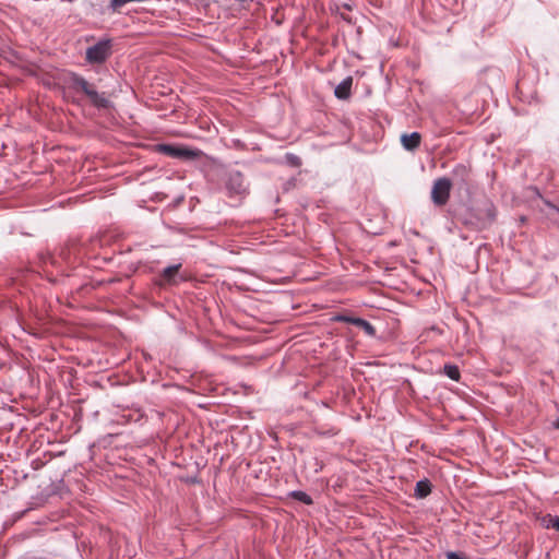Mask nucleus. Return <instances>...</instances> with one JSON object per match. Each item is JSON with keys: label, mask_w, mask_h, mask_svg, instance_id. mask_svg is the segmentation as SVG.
I'll return each instance as SVG.
<instances>
[{"label": "nucleus", "mask_w": 559, "mask_h": 559, "mask_svg": "<svg viewBox=\"0 0 559 559\" xmlns=\"http://www.w3.org/2000/svg\"><path fill=\"white\" fill-rule=\"evenodd\" d=\"M69 88L75 93H83L97 109H108L112 107L105 92L99 93L94 83L88 82L82 75L70 72L68 76Z\"/></svg>", "instance_id": "f257e3e1"}, {"label": "nucleus", "mask_w": 559, "mask_h": 559, "mask_svg": "<svg viewBox=\"0 0 559 559\" xmlns=\"http://www.w3.org/2000/svg\"><path fill=\"white\" fill-rule=\"evenodd\" d=\"M497 217V209L490 201L469 209L464 215V224L472 230H484L489 228Z\"/></svg>", "instance_id": "f03ea898"}, {"label": "nucleus", "mask_w": 559, "mask_h": 559, "mask_svg": "<svg viewBox=\"0 0 559 559\" xmlns=\"http://www.w3.org/2000/svg\"><path fill=\"white\" fill-rule=\"evenodd\" d=\"M224 187L229 198H245L249 193L248 185L239 170H229L224 178Z\"/></svg>", "instance_id": "7ed1b4c3"}, {"label": "nucleus", "mask_w": 559, "mask_h": 559, "mask_svg": "<svg viewBox=\"0 0 559 559\" xmlns=\"http://www.w3.org/2000/svg\"><path fill=\"white\" fill-rule=\"evenodd\" d=\"M111 39H100L95 45L86 49L85 60L91 64L104 63L111 56Z\"/></svg>", "instance_id": "20e7f679"}, {"label": "nucleus", "mask_w": 559, "mask_h": 559, "mask_svg": "<svg viewBox=\"0 0 559 559\" xmlns=\"http://www.w3.org/2000/svg\"><path fill=\"white\" fill-rule=\"evenodd\" d=\"M452 181L448 177H440L433 181L431 201L436 206H443L450 199Z\"/></svg>", "instance_id": "39448f33"}, {"label": "nucleus", "mask_w": 559, "mask_h": 559, "mask_svg": "<svg viewBox=\"0 0 559 559\" xmlns=\"http://www.w3.org/2000/svg\"><path fill=\"white\" fill-rule=\"evenodd\" d=\"M450 180L452 186L456 187L460 191H466L472 182V167L467 164H456L451 170Z\"/></svg>", "instance_id": "423d86ee"}, {"label": "nucleus", "mask_w": 559, "mask_h": 559, "mask_svg": "<svg viewBox=\"0 0 559 559\" xmlns=\"http://www.w3.org/2000/svg\"><path fill=\"white\" fill-rule=\"evenodd\" d=\"M156 152L178 159H194L199 156L198 151L174 144H157Z\"/></svg>", "instance_id": "0eeeda50"}, {"label": "nucleus", "mask_w": 559, "mask_h": 559, "mask_svg": "<svg viewBox=\"0 0 559 559\" xmlns=\"http://www.w3.org/2000/svg\"><path fill=\"white\" fill-rule=\"evenodd\" d=\"M182 267L181 263L173 264L167 267H165L160 272V285H177L179 282L183 281L185 278L179 276V271Z\"/></svg>", "instance_id": "6e6552de"}, {"label": "nucleus", "mask_w": 559, "mask_h": 559, "mask_svg": "<svg viewBox=\"0 0 559 559\" xmlns=\"http://www.w3.org/2000/svg\"><path fill=\"white\" fill-rule=\"evenodd\" d=\"M401 143L404 150L414 152L420 146L421 134L417 131L412 133H403L401 135Z\"/></svg>", "instance_id": "1a4fd4ad"}, {"label": "nucleus", "mask_w": 559, "mask_h": 559, "mask_svg": "<svg viewBox=\"0 0 559 559\" xmlns=\"http://www.w3.org/2000/svg\"><path fill=\"white\" fill-rule=\"evenodd\" d=\"M352 86H353V78L346 76L344 80H342L338 85H336L334 90V95L336 98L345 100L350 97L352 94Z\"/></svg>", "instance_id": "9d476101"}, {"label": "nucleus", "mask_w": 559, "mask_h": 559, "mask_svg": "<svg viewBox=\"0 0 559 559\" xmlns=\"http://www.w3.org/2000/svg\"><path fill=\"white\" fill-rule=\"evenodd\" d=\"M431 488H432V486H431V483L429 479L425 478V479L418 480L415 486L414 496L417 499H424L431 493Z\"/></svg>", "instance_id": "9b49d317"}, {"label": "nucleus", "mask_w": 559, "mask_h": 559, "mask_svg": "<svg viewBox=\"0 0 559 559\" xmlns=\"http://www.w3.org/2000/svg\"><path fill=\"white\" fill-rule=\"evenodd\" d=\"M353 325L361 329L368 336H376V328L367 320L362 318H357L353 321Z\"/></svg>", "instance_id": "f8f14e48"}, {"label": "nucleus", "mask_w": 559, "mask_h": 559, "mask_svg": "<svg viewBox=\"0 0 559 559\" xmlns=\"http://www.w3.org/2000/svg\"><path fill=\"white\" fill-rule=\"evenodd\" d=\"M288 496L299 502H302L307 506H310L313 503L312 498L305 491L301 490H293L288 493Z\"/></svg>", "instance_id": "ddd939ff"}, {"label": "nucleus", "mask_w": 559, "mask_h": 559, "mask_svg": "<svg viewBox=\"0 0 559 559\" xmlns=\"http://www.w3.org/2000/svg\"><path fill=\"white\" fill-rule=\"evenodd\" d=\"M443 373L453 381H459L461 378L460 369L456 365L445 364L443 367Z\"/></svg>", "instance_id": "4468645a"}, {"label": "nucleus", "mask_w": 559, "mask_h": 559, "mask_svg": "<svg viewBox=\"0 0 559 559\" xmlns=\"http://www.w3.org/2000/svg\"><path fill=\"white\" fill-rule=\"evenodd\" d=\"M556 519V515H552V514H545L543 515L539 521H540V525L545 528H554V520Z\"/></svg>", "instance_id": "2eb2a0df"}, {"label": "nucleus", "mask_w": 559, "mask_h": 559, "mask_svg": "<svg viewBox=\"0 0 559 559\" xmlns=\"http://www.w3.org/2000/svg\"><path fill=\"white\" fill-rule=\"evenodd\" d=\"M285 159H286V163L292 166V167H300L301 166V159L299 156L293 154V153H287L285 155Z\"/></svg>", "instance_id": "dca6fc26"}, {"label": "nucleus", "mask_w": 559, "mask_h": 559, "mask_svg": "<svg viewBox=\"0 0 559 559\" xmlns=\"http://www.w3.org/2000/svg\"><path fill=\"white\" fill-rule=\"evenodd\" d=\"M355 319H357V317H352V316H347V314H336L333 318V320L336 322H344V323H348V324H353V321H355Z\"/></svg>", "instance_id": "f3484780"}, {"label": "nucleus", "mask_w": 559, "mask_h": 559, "mask_svg": "<svg viewBox=\"0 0 559 559\" xmlns=\"http://www.w3.org/2000/svg\"><path fill=\"white\" fill-rule=\"evenodd\" d=\"M317 433L322 436H335L337 435L338 430L335 427H330L326 430H320L319 428H316Z\"/></svg>", "instance_id": "a211bd4d"}, {"label": "nucleus", "mask_w": 559, "mask_h": 559, "mask_svg": "<svg viewBox=\"0 0 559 559\" xmlns=\"http://www.w3.org/2000/svg\"><path fill=\"white\" fill-rule=\"evenodd\" d=\"M447 558L448 559H468L464 554L456 552V551H448Z\"/></svg>", "instance_id": "6ab92c4d"}, {"label": "nucleus", "mask_w": 559, "mask_h": 559, "mask_svg": "<svg viewBox=\"0 0 559 559\" xmlns=\"http://www.w3.org/2000/svg\"><path fill=\"white\" fill-rule=\"evenodd\" d=\"M554 530L559 532V516L556 515V519L554 520Z\"/></svg>", "instance_id": "aec40b11"}, {"label": "nucleus", "mask_w": 559, "mask_h": 559, "mask_svg": "<svg viewBox=\"0 0 559 559\" xmlns=\"http://www.w3.org/2000/svg\"><path fill=\"white\" fill-rule=\"evenodd\" d=\"M558 213H559V207H556V206H552Z\"/></svg>", "instance_id": "412c9836"}]
</instances>
